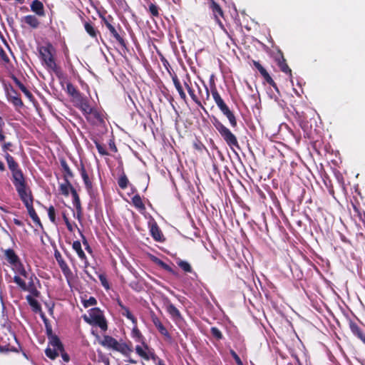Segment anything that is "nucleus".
<instances>
[{
    "label": "nucleus",
    "mask_w": 365,
    "mask_h": 365,
    "mask_svg": "<svg viewBox=\"0 0 365 365\" xmlns=\"http://www.w3.org/2000/svg\"><path fill=\"white\" fill-rule=\"evenodd\" d=\"M152 260L155 264H157L159 267H160L162 269H165V271H167V272H170V273H171L173 274H175V272L174 271V269L170 265H168V264L164 262L160 259H159V258H158L156 257H153Z\"/></svg>",
    "instance_id": "4c0bfd02"
},
{
    "label": "nucleus",
    "mask_w": 365,
    "mask_h": 365,
    "mask_svg": "<svg viewBox=\"0 0 365 365\" xmlns=\"http://www.w3.org/2000/svg\"><path fill=\"white\" fill-rule=\"evenodd\" d=\"M0 56L4 62L8 63L9 61V57L1 47H0Z\"/></svg>",
    "instance_id": "774afa93"
},
{
    "label": "nucleus",
    "mask_w": 365,
    "mask_h": 365,
    "mask_svg": "<svg viewBox=\"0 0 365 365\" xmlns=\"http://www.w3.org/2000/svg\"><path fill=\"white\" fill-rule=\"evenodd\" d=\"M131 201L133 206L135 208H137L139 211H144L145 210V206L139 194L135 195L132 197Z\"/></svg>",
    "instance_id": "c9c22d12"
},
{
    "label": "nucleus",
    "mask_w": 365,
    "mask_h": 365,
    "mask_svg": "<svg viewBox=\"0 0 365 365\" xmlns=\"http://www.w3.org/2000/svg\"><path fill=\"white\" fill-rule=\"evenodd\" d=\"M59 351L57 349L53 348L51 349L49 347L46 348L45 350V354L47 357H48L51 359H55L58 356Z\"/></svg>",
    "instance_id": "49530a36"
},
{
    "label": "nucleus",
    "mask_w": 365,
    "mask_h": 365,
    "mask_svg": "<svg viewBox=\"0 0 365 365\" xmlns=\"http://www.w3.org/2000/svg\"><path fill=\"white\" fill-rule=\"evenodd\" d=\"M133 327L131 331V336L135 340V342L140 343L142 346L137 345L135 346V352L136 354L140 356L141 358L144 359L145 360H149L150 359V354H149V346L145 341V336L142 334L140 331L139 330L138 327V323L137 324H133Z\"/></svg>",
    "instance_id": "0eeeda50"
},
{
    "label": "nucleus",
    "mask_w": 365,
    "mask_h": 365,
    "mask_svg": "<svg viewBox=\"0 0 365 365\" xmlns=\"http://www.w3.org/2000/svg\"><path fill=\"white\" fill-rule=\"evenodd\" d=\"M11 78L23 93L27 91V88L19 80L17 77H16L15 76H12Z\"/></svg>",
    "instance_id": "13d9d810"
},
{
    "label": "nucleus",
    "mask_w": 365,
    "mask_h": 365,
    "mask_svg": "<svg viewBox=\"0 0 365 365\" xmlns=\"http://www.w3.org/2000/svg\"><path fill=\"white\" fill-rule=\"evenodd\" d=\"M133 327L131 331V336L135 340V342L140 343L142 346L137 345L135 346V352L136 354L140 356L141 358L144 359L145 360H149L150 359V354H149V346L145 341V336L142 334L140 331L139 330L138 327V323L137 324H133Z\"/></svg>",
    "instance_id": "423d86ee"
},
{
    "label": "nucleus",
    "mask_w": 365,
    "mask_h": 365,
    "mask_svg": "<svg viewBox=\"0 0 365 365\" xmlns=\"http://www.w3.org/2000/svg\"><path fill=\"white\" fill-rule=\"evenodd\" d=\"M12 147L13 144L11 142L4 143L2 145V150L5 153V154L8 153V151L12 152Z\"/></svg>",
    "instance_id": "0e129e2a"
},
{
    "label": "nucleus",
    "mask_w": 365,
    "mask_h": 365,
    "mask_svg": "<svg viewBox=\"0 0 365 365\" xmlns=\"http://www.w3.org/2000/svg\"><path fill=\"white\" fill-rule=\"evenodd\" d=\"M176 263H177L178 266L180 269H182L185 272H187V273H192L193 272V269H192L190 264L188 262L179 259L176 261Z\"/></svg>",
    "instance_id": "a19ab883"
},
{
    "label": "nucleus",
    "mask_w": 365,
    "mask_h": 365,
    "mask_svg": "<svg viewBox=\"0 0 365 365\" xmlns=\"http://www.w3.org/2000/svg\"><path fill=\"white\" fill-rule=\"evenodd\" d=\"M11 78L23 93L27 91V88L19 80L17 77H16L15 76H12Z\"/></svg>",
    "instance_id": "4d7b16f0"
},
{
    "label": "nucleus",
    "mask_w": 365,
    "mask_h": 365,
    "mask_svg": "<svg viewBox=\"0 0 365 365\" xmlns=\"http://www.w3.org/2000/svg\"><path fill=\"white\" fill-rule=\"evenodd\" d=\"M252 64L255 68L259 71L261 76L264 78V81L269 78L271 76L263 66L257 61H252Z\"/></svg>",
    "instance_id": "f704fd0d"
},
{
    "label": "nucleus",
    "mask_w": 365,
    "mask_h": 365,
    "mask_svg": "<svg viewBox=\"0 0 365 365\" xmlns=\"http://www.w3.org/2000/svg\"><path fill=\"white\" fill-rule=\"evenodd\" d=\"M212 123L226 144L231 149H234L235 148L240 149V145L237 137L228 128H227L219 119L215 117H213Z\"/></svg>",
    "instance_id": "20e7f679"
},
{
    "label": "nucleus",
    "mask_w": 365,
    "mask_h": 365,
    "mask_svg": "<svg viewBox=\"0 0 365 365\" xmlns=\"http://www.w3.org/2000/svg\"><path fill=\"white\" fill-rule=\"evenodd\" d=\"M32 294H29L26 297V299L29 304L31 307L32 309L35 312H40L41 310V304L38 302L34 298Z\"/></svg>",
    "instance_id": "473e14b6"
},
{
    "label": "nucleus",
    "mask_w": 365,
    "mask_h": 365,
    "mask_svg": "<svg viewBox=\"0 0 365 365\" xmlns=\"http://www.w3.org/2000/svg\"><path fill=\"white\" fill-rule=\"evenodd\" d=\"M118 186L123 190H125L128 187L129 180L124 172H123V173L119 177L118 180Z\"/></svg>",
    "instance_id": "37998d69"
},
{
    "label": "nucleus",
    "mask_w": 365,
    "mask_h": 365,
    "mask_svg": "<svg viewBox=\"0 0 365 365\" xmlns=\"http://www.w3.org/2000/svg\"><path fill=\"white\" fill-rule=\"evenodd\" d=\"M349 329L351 333L356 337L364 333L361 328L354 321L350 320L349 322Z\"/></svg>",
    "instance_id": "ea45409f"
},
{
    "label": "nucleus",
    "mask_w": 365,
    "mask_h": 365,
    "mask_svg": "<svg viewBox=\"0 0 365 365\" xmlns=\"http://www.w3.org/2000/svg\"><path fill=\"white\" fill-rule=\"evenodd\" d=\"M168 313L170 315V317L175 319H181L182 315L180 311L175 307V306L171 303L168 304L166 307Z\"/></svg>",
    "instance_id": "c756f323"
},
{
    "label": "nucleus",
    "mask_w": 365,
    "mask_h": 365,
    "mask_svg": "<svg viewBox=\"0 0 365 365\" xmlns=\"http://www.w3.org/2000/svg\"><path fill=\"white\" fill-rule=\"evenodd\" d=\"M78 171L80 172V174L81 175V178L83 179V181L84 182V185H85L87 192L89 194H91L93 192V182L90 179L88 174L86 170L85 165L82 161H81L80 165L78 168Z\"/></svg>",
    "instance_id": "2eb2a0df"
},
{
    "label": "nucleus",
    "mask_w": 365,
    "mask_h": 365,
    "mask_svg": "<svg viewBox=\"0 0 365 365\" xmlns=\"http://www.w3.org/2000/svg\"><path fill=\"white\" fill-rule=\"evenodd\" d=\"M48 215L50 220L53 223H56V211H55V208L53 206L51 205L48 208Z\"/></svg>",
    "instance_id": "5fc2aeb1"
},
{
    "label": "nucleus",
    "mask_w": 365,
    "mask_h": 365,
    "mask_svg": "<svg viewBox=\"0 0 365 365\" xmlns=\"http://www.w3.org/2000/svg\"><path fill=\"white\" fill-rule=\"evenodd\" d=\"M100 344L103 347L114 350L118 345V341L111 336L105 335L103 336V339L100 341Z\"/></svg>",
    "instance_id": "b1692460"
},
{
    "label": "nucleus",
    "mask_w": 365,
    "mask_h": 365,
    "mask_svg": "<svg viewBox=\"0 0 365 365\" xmlns=\"http://www.w3.org/2000/svg\"><path fill=\"white\" fill-rule=\"evenodd\" d=\"M98 278H99V280H100L102 286L106 289H107V290L109 289H110V285H109V283H108V281L107 279V277H106V274H99Z\"/></svg>",
    "instance_id": "603ef678"
},
{
    "label": "nucleus",
    "mask_w": 365,
    "mask_h": 365,
    "mask_svg": "<svg viewBox=\"0 0 365 365\" xmlns=\"http://www.w3.org/2000/svg\"><path fill=\"white\" fill-rule=\"evenodd\" d=\"M16 190L25 206L33 203L34 198L32 193L28 186L16 188Z\"/></svg>",
    "instance_id": "4468645a"
},
{
    "label": "nucleus",
    "mask_w": 365,
    "mask_h": 365,
    "mask_svg": "<svg viewBox=\"0 0 365 365\" xmlns=\"http://www.w3.org/2000/svg\"><path fill=\"white\" fill-rule=\"evenodd\" d=\"M151 320L160 334L163 335L165 339L170 341L172 339L170 334L155 314H151Z\"/></svg>",
    "instance_id": "dca6fc26"
},
{
    "label": "nucleus",
    "mask_w": 365,
    "mask_h": 365,
    "mask_svg": "<svg viewBox=\"0 0 365 365\" xmlns=\"http://www.w3.org/2000/svg\"><path fill=\"white\" fill-rule=\"evenodd\" d=\"M31 11L39 17L46 15L43 4L39 0H34L30 4Z\"/></svg>",
    "instance_id": "aec40b11"
},
{
    "label": "nucleus",
    "mask_w": 365,
    "mask_h": 365,
    "mask_svg": "<svg viewBox=\"0 0 365 365\" xmlns=\"http://www.w3.org/2000/svg\"><path fill=\"white\" fill-rule=\"evenodd\" d=\"M11 78L23 93L27 91V88L19 80L17 77H16L15 76H12Z\"/></svg>",
    "instance_id": "052dcab7"
},
{
    "label": "nucleus",
    "mask_w": 365,
    "mask_h": 365,
    "mask_svg": "<svg viewBox=\"0 0 365 365\" xmlns=\"http://www.w3.org/2000/svg\"><path fill=\"white\" fill-rule=\"evenodd\" d=\"M63 221L67 227V229L72 232L73 231V226L71 224L68 218L67 217L65 213H63Z\"/></svg>",
    "instance_id": "69168bd1"
},
{
    "label": "nucleus",
    "mask_w": 365,
    "mask_h": 365,
    "mask_svg": "<svg viewBox=\"0 0 365 365\" xmlns=\"http://www.w3.org/2000/svg\"><path fill=\"white\" fill-rule=\"evenodd\" d=\"M11 78L23 93L27 91V88L19 80L17 77H16L15 76H12Z\"/></svg>",
    "instance_id": "680f3d73"
},
{
    "label": "nucleus",
    "mask_w": 365,
    "mask_h": 365,
    "mask_svg": "<svg viewBox=\"0 0 365 365\" xmlns=\"http://www.w3.org/2000/svg\"><path fill=\"white\" fill-rule=\"evenodd\" d=\"M172 80H173V84H174L176 90L178 91V92L179 93L180 98L182 100H183L184 101H186L187 96L182 88V86L181 85L180 80L178 79L177 75L175 73L172 76Z\"/></svg>",
    "instance_id": "393cba45"
},
{
    "label": "nucleus",
    "mask_w": 365,
    "mask_h": 365,
    "mask_svg": "<svg viewBox=\"0 0 365 365\" xmlns=\"http://www.w3.org/2000/svg\"><path fill=\"white\" fill-rule=\"evenodd\" d=\"M82 303L85 308H88V307L96 305L97 300L94 297H90L88 299L82 300Z\"/></svg>",
    "instance_id": "8fccbe9b"
},
{
    "label": "nucleus",
    "mask_w": 365,
    "mask_h": 365,
    "mask_svg": "<svg viewBox=\"0 0 365 365\" xmlns=\"http://www.w3.org/2000/svg\"><path fill=\"white\" fill-rule=\"evenodd\" d=\"M11 175V180L16 189L28 186L22 170L12 173Z\"/></svg>",
    "instance_id": "a211bd4d"
},
{
    "label": "nucleus",
    "mask_w": 365,
    "mask_h": 365,
    "mask_svg": "<svg viewBox=\"0 0 365 365\" xmlns=\"http://www.w3.org/2000/svg\"><path fill=\"white\" fill-rule=\"evenodd\" d=\"M120 312L123 317L130 320L132 324L138 323L137 318L131 313L128 307H126L123 308L122 310H120Z\"/></svg>",
    "instance_id": "79ce46f5"
},
{
    "label": "nucleus",
    "mask_w": 365,
    "mask_h": 365,
    "mask_svg": "<svg viewBox=\"0 0 365 365\" xmlns=\"http://www.w3.org/2000/svg\"><path fill=\"white\" fill-rule=\"evenodd\" d=\"M48 339L49 345L57 349L58 351H63V345L57 335L54 334L48 337Z\"/></svg>",
    "instance_id": "7c9ffc66"
},
{
    "label": "nucleus",
    "mask_w": 365,
    "mask_h": 365,
    "mask_svg": "<svg viewBox=\"0 0 365 365\" xmlns=\"http://www.w3.org/2000/svg\"><path fill=\"white\" fill-rule=\"evenodd\" d=\"M99 17L101 19L102 24L108 29L110 36H112L122 48H126V41L123 38L125 31L122 29L120 24H118L116 25L114 22V19L110 15L105 16L100 14Z\"/></svg>",
    "instance_id": "f257e3e1"
},
{
    "label": "nucleus",
    "mask_w": 365,
    "mask_h": 365,
    "mask_svg": "<svg viewBox=\"0 0 365 365\" xmlns=\"http://www.w3.org/2000/svg\"><path fill=\"white\" fill-rule=\"evenodd\" d=\"M25 207H26L28 213H29L30 217L34 221V222L39 227L43 228V225L40 220V218L38 217L37 213L36 212V211L34 208L33 203H31L30 205H26V206H25Z\"/></svg>",
    "instance_id": "bb28decb"
},
{
    "label": "nucleus",
    "mask_w": 365,
    "mask_h": 365,
    "mask_svg": "<svg viewBox=\"0 0 365 365\" xmlns=\"http://www.w3.org/2000/svg\"><path fill=\"white\" fill-rule=\"evenodd\" d=\"M208 4L215 19L219 24H221L220 18L224 17V13L221 6L215 0H209Z\"/></svg>",
    "instance_id": "6ab92c4d"
},
{
    "label": "nucleus",
    "mask_w": 365,
    "mask_h": 365,
    "mask_svg": "<svg viewBox=\"0 0 365 365\" xmlns=\"http://www.w3.org/2000/svg\"><path fill=\"white\" fill-rule=\"evenodd\" d=\"M75 103V106L79 108L83 115L88 121L92 123H103V118L101 113L94 107L91 106L86 97L81 96Z\"/></svg>",
    "instance_id": "f03ea898"
},
{
    "label": "nucleus",
    "mask_w": 365,
    "mask_h": 365,
    "mask_svg": "<svg viewBox=\"0 0 365 365\" xmlns=\"http://www.w3.org/2000/svg\"><path fill=\"white\" fill-rule=\"evenodd\" d=\"M54 257H55V259H56L58 264L60 267L63 275L65 276L68 282H69V281L73 277L72 271L68 266L67 263L63 259L61 254L58 250L55 251Z\"/></svg>",
    "instance_id": "f8f14e48"
},
{
    "label": "nucleus",
    "mask_w": 365,
    "mask_h": 365,
    "mask_svg": "<svg viewBox=\"0 0 365 365\" xmlns=\"http://www.w3.org/2000/svg\"><path fill=\"white\" fill-rule=\"evenodd\" d=\"M4 253L6 261L12 266L14 272L24 278H27V272L14 250L7 249L4 250Z\"/></svg>",
    "instance_id": "9d476101"
},
{
    "label": "nucleus",
    "mask_w": 365,
    "mask_h": 365,
    "mask_svg": "<svg viewBox=\"0 0 365 365\" xmlns=\"http://www.w3.org/2000/svg\"><path fill=\"white\" fill-rule=\"evenodd\" d=\"M210 333L212 336L217 340L220 341L223 338V335L221 331L215 327H212L210 329Z\"/></svg>",
    "instance_id": "de8ad7c7"
},
{
    "label": "nucleus",
    "mask_w": 365,
    "mask_h": 365,
    "mask_svg": "<svg viewBox=\"0 0 365 365\" xmlns=\"http://www.w3.org/2000/svg\"><path fill=\"white\" fill-rule=\"evenodd\" d=\"M184 85L189 93V95L190 96L192 100L199 106L201 108H202L203 110H205V108L203 107L201 101L198 99V98L197 97V96L195 94V91L192 88V87L189 85V83L186 81L184 82Z\"/></svg>",
    "instance_id": "72a5a7b5"
},
{
    "label": "nucleus",
    "mask_w": 365,
    "mask_h": 365,
    "mask_svg": "<svg viewBox=\"0 0 365 365\" xmlns=\"http://www.w3.org/2000/svg\"><path fill=\"white\" fill-rule=\"evenodd\" d=\"M6 94L8 101L15 107L21 108L24 106V103L20 97V94L11 86L6 88Z\"/></svg>",
    "instance_id": "ddd939ff"
},
{
    "label": "nucleus",
    "mask_w": 365,
    "mask_h": 365,
    "mask_svg": "<svg viewBox=\"0 0 365 365\" xmlns=\"http://www.w3.org/2000/svg\"><path fill=\"white\" fill-rule=\"evenodd\" d=\"M4 158L6 161L8 168L11 171V174L21 170L19 163L16 161L12 155H11L9 153H6L4 155Z\"/></svg>",
    "instance_id": "412c9836"
},
{
    "label": "nucleus",
    "mask_w": 365,
    "mask_h": 365,
    "mask_svg": "<svg viewBox=\"0 0 365 365\" xmlns=\"http://www.w3.org/2000/svg\"><path fill=\"white\" fill-rule=\"evenodd\" d=\"M64 182L60 185L59 190L62 195L68 196L70 190L73 187L71 185L70 180L63 179Z\"/></svg>",
    "instance_id": "e433bc0d"
},
{
    "label": "nucleus",
    "mask_w": 365,
    "mask_h": 365,
    "mask_svg": "<svg viewBox=\"0 0 365 365\" xmlns=\"http://www.w3.org/2000/svg\"><path fill=\"white\" fill-rule=\"evenodd\" d=\"M11 78L23 93L27 91V88L19 80L17 77H16L15 76H12Z\"/></svg>",
    "instance_id": "6e6d98bb"
},
{
    "label": "nucleus",
    "mask_w": 365,
    "mask_h": 365,
    "mask_svg": "<svg viewBox=\"0 0 365 365\" xmlns=\"http://www.w3.org/2000/svg\"><path fill=\"white\" fill-rule=\"evenodd\" d=\"M152 260L155 264H157L159 267H160L162 269H165V271H167V272H170V273H171L173 274H175V272L174 271V269L170 265H168V264L164 262L160 259H159V258H158L156 257H153Z\"/></svg>",
    "instance_id": "58836bf2"
},
{
    "label": "nucleus",
    "mask_w": 365,
    "mask_h": 365,
    "mask_svg": "<svg viewBox=\"0 0 365 365\" xmlns=\"http://www.w3.org/2000/svg\"><path fill=\"white\" fill-rule=\"evenodd\" d=\"M55 51L53 45L51 43H47L41 48L40 54L48 70L52 71L57 77L60 78L62 76V71L56 62L54 57Z\"/></svg>",
    "instance_id": "7ed1b4c3"
},
{
    "label": "nucleus",
    "mask_w": 365,
    "mask_h": 365,
    "mask_svg": "<svg viewBox=\"0 0 365 365\" xmlns=\"http://www.w3.org/2000/svg\"><path fill=\"white\" fill-rule=\"evenodd\" d=\"M211 93L217 106L220 110L222 113L227 117L230 125L234 128H236L237 126L236 117L233 112L225 103L224 100L221 98L215 84L211 87Z\"/></svg>",
    "instance_id": "39448f33"
},
{
    "label": "nucleus",
    "mask_w": 365,
    "mask_h": 365,
    "mask_svg": "<svg viewBox=\"0 0 365 365\" xmlns=\"http://www.w3.org/2000/svg\"><path fill=\"white\" fill-rule=\"evenodd\" d=\"M230 354L232 356L235 363L237 365H244L241 359L239 357V356L237 354V353L233 349L230 350Z\"/></svg>",
    "instance_id": "e2e57ef3"
},
{
    "label": "nucleus",
    "mask_w": 365,
    "mask_h": 365,
    "mask_svg": "<svg viewBox=\"0 0 365 365\" xmlns=\"http://www.w3.org/2000/svg\"><path fill=\"white\" fill-rule=\"evenodd\" d=\"M43 319L45 327H46V331L47 337L54 335V334L53 333L51 326L49 324L48 319L43 316Z\"/></svg>",
    "instance_id": "3c124183"
},
{
    "label": "nucleus",
    "mask_w": 365,
    "mask_h": 365,
    "mask_svg": "<svg viewBox=\"0 0 365 365\" xmlns=\"http://www.w3.org/2000/svg\"><path fill=\"white\" fill-rule=\"evenodd\" d=\"M81 21L83 24L84 29L89 37L98 41V37H101V32L96 26L95 24L91 21L88 18L85 19L83 16H80Z\"/></svg>",
    "instance_id": "9b49d317"
},
{
    "label": "nucleus",
    "mask_w": 365,
    "mask_h": 365,
    "mask_svg": "<svg viewBox=\"0 0 365 365\" xmlns=\"http://www.w3.org/2000/svg\"><path fill=\"white\" fill-rule=\"evenodd\" d=\"M275 61L282 72L289 75L290 77L292 76V70L287 65L283 53L280 50L278 51V53L275 57Z\"/></svg>",
    "instance_id": "f3484780"
},
{
    "label": "nucleus",
    "mask_w": 365,
    "mask_h": 365,
    "mask_svg": "<svg viewBox=\"0 0 365 365\" xmlns=\"http://www.w3.org/2000/svg\"><path fill=\"white\" fill-rule=\"evenodd\" d=\"M11 78L23 93L27 91V88L19 80L17 77H16L15 76H12Z\"/></svg>",
    "instance_id": "bf43d9fd"
},
{
    "label": "nucleus",
    "mask_w": 365,
    "mask_h": 365,
    "mask_svg": "<svg viewBox=\"0 0 365 365\" xmlns=\"http://www.w3.org/2000/svg\"><path fill=\"white\" fill-rule=\"evenodd\" d=\"M23 21L33 29H36L40 26V21L35 15H26L24 16Z\"/></svg>",
    "instance_id": "a878e982"
},
{
    "label": "nucleus",
    "mask_w": 365,
    "mask_h": 365,
    "mask_svg": "<svg viewBox=\"0 0 365 365\" xmlns=\"http://www.w3.org/2000/svg\"><path fill=\"white\" fill-rule=\"evenodd\" d=\"M265 82L268 83L270 86H272L276 91L279 92L278 87L272 77L266 80Z\"/></svg>",
    "instance_id": "338daca9"
},
{
    "label": "nucleus",
    "mask_w": 365,
    "mask_h": 365,
    "mask_svg": "<svg viewBox=\"0 0 365 365\" xmlns=\"http://www.w3.org/2000/svg\"><path fill=\"white\" fill-rule=\"evenodd\" d=\"M150 234L155 241L162 242L164 240L163 235L158 225L155 222L151 225Z\"/></svg>",
    "instance_id": "c85d7f7f"
},
{
    "label": "nucleus",
    "mask_w": 365,
    "mask_h": 365,
    "mask_svg": "<svg viewBox=\"0 0 365 365\" xmlns=\"http://www.w3.org/2000/svg\"><path fill=\"white\" fill-rule=\"evenodd\" d=\"M66 91L72 98L73 102L83 96L77 88L70 82L66 83Z\"/></svg>",
    "instance_id": "5701e85b"
},
{
    "label": "nucleus",
    "mask_w": 365,
    "mask_h": 365,
    "mask_svg": "<svg viewBox=\"0 0 365 365\" xmlns=\"http://www.w3.org/2000/svg\"><path fill=\"white\" fill-rule=\"evenodd\" d=\"M129 286L131 289L136 292H140L143 289V286L138 280L132 281Z\"/></svg>",
    "instance_id": "864d4df0"
},
{
    "label": "nucleus",
    "mask_w": 365,
    "mask_h": 365,
    "mask_svg": "<svg viewBox=\"0 0 365 365\" xmlns=\"http://www.w3.org/2000/svg\"><path fill=\"white\" fill-rule=\"evenodd\" d=\"M83 319L87 323L98 326L103 331L108 329L107 321L103 312L98 307L89 309L88 316L84 315Z\"/></svg>",
    "instance_id": "1a4fd4ad"
},
{
    "label": "nucleus",
    "mask_w": 365,
    "mask_h": 365,
    "mask_svg": "<svg viewBox=\"0 0 365 365\" xmlns=\"http://www.w3.org/2000/svg\"><path fill=\"white\" fill-rule=\"evenodd\" d=\"M116 351L120 352L124 356H129L130 353L133 352V347L132 344L130 342L129 344L125 343V342H119L118 341V345L114 349Z\"/></svg>",
    "instance_id": "4be33fe9"
},
{
    "label": "nucleus",
    "mask_w": 365,
    "mask_h": 365,
    "mask_svg": "<svg viewBox=\"0 0 365 365\" xmlns=\"http://www.w3.org/2000/svg\"><path fill=\"white\" fill-rule=\"evenodd\" d=\"M73 249L76 252L78 257L81 259L85 261V262H87V257L86 256V254L84 253L83 250L81 247V244L80 241L76 240L73 242L72 245Z\"/></svg>",
    "instance_id": "2f4dec72"
},
{
    "label": "nucleus",
    "mask_w": 365,
    "mask_h": 365,
    "mask_svg": "<svg viewBox=\"0 0 365 365\" xmlns=\"http://www.w3.org/2000/svg\"><path fill=\"white\" fill-rule=\"evenodd\" d=\"M160 8L155 4L150 3L148 5V11L153 17L158 18L160 16Z\"/></svg>",
    "instance_id": "c03bdc74"
},
{
    "label": "nucleus",
    "mask_w": 365,
    "mask_h": 365,
    "mask_svg": "<svg viewBox=\"0 0 365 365\" xmlns=\"http://www.w3.org/2000/svg\"><path fill=\"white\" fill-rule=\"evenodd\" d=\"M60 164L63 172V179L70 180L74 177V175L69 168L66 160L64 158L60 159Z\"/></svg>",
    "instance_id": "cd10ccee"
},
{
    "label": "nucleus",
    "mask_w": 365,
    "mask_h": 365,
    "mask_svg": "<svg viewBox=\"0 0 365 365\" xmlns=\"http://www.w3.org/2000/svg\"><path fill=\"white\" fill-rule=\"evenodd\" d=\"M26 279H29L28 284H26V282L19 275H15L14 277V282L22 291L29 292L34 297H38L40 296V292L37 289L36 285V283L40 284L38 279L34 274L29 275L28 273Z\"/></svg>",
    "instance_id": "6e6552de"
},
{
    "label": "nucleus",
    "mask_w": 365,
    "mask_h": 365,
    "mask_svg": "<svg viewBox=\"0 0 365 365\" xmlns=\"http://www.w3.org/2000/svg\"><path fill=\"white\" fill-rule=\"evenodd\" d=\"M94 143L96 145V147L98 150V152L99 153L100 155L104 156V155H108L109 153L106 150V147L104 145H102L101 143H100L97 140H95L94 141Z\"/></svg>",
    "instance_id": "09e8293b"
},
{
    "label": "nucleus",
    "mask_w": 365,
    "mask_h": 365,
    "mask_svg": "<svg viewBox=\"0 0 365 365\" xmlns=\"http://www.w3.org/2000/svg\"><path fill=\"white\" fill-rule=\"evenodd\" d=\"M73 204L76 210L77 217L78 220H80L81 218V215H82V207H81V204L80 197L73 199Z\"/></svg>",
    "instance_id": "a18cd8bd"
}]
</instances>
